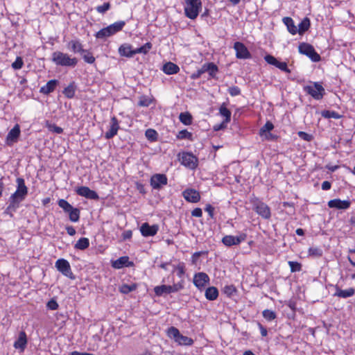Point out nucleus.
<instances>
[{
    "instance_id": "nucleus-14",
    "label": "nucleus",
    "mask_w": 355,
    "mask_h": 355,
    "mask_svg": "<svg viewBox=\"0 0 355 355\" xmlns=\"http://www.w3.org/2000/svg\"><path fill=\"white\" fill-rule=\"evenodd\" d=\"M20 128L18 124H16L8 133L6 144L11 146L18 141V138L20 135Z\"/></svg>"
},
{
    "instance_id": "nucleus-49",
    "label": "nucleus",
    "mask_w": 355,
    "mask_h": 355,
    "mask_svg": "<svg viewBox=\"0 0 355 355\" xmlns=\"http://www.w3.org/2000/svg\"><path fill=\"white\" fill-rule=\"evenodd\" d=\"M110 8V3L109 2L104 3L101 6H98L96 7V10L98 12L103 14L107 12Z\"/></svg>"
},
{
    "instance_id": "nucleus-8",
    "label": "nucleus",
    "mask_w": 355,
    "mask_h": 355,
    "mask_svg": "<svg viewBox=\"0 0 355 355\" xmlns=\"http://www.w3.org/2000/svg\"><path fill=\"white\" fill-rule=\"evenodd\" d=\"M55 268L60 272L63 275L67 277L74 279L75 276L71 271L70 264L68 261L64 259H58L55 262Z\"/></svg>"
},
{
    "instance_id": "nucleus-4",
    "label": "nucleus",
    "mask_w": 355,
    "mask_h": 355,
    "mask_svg": "<svg viewBox=\"0 0 355 355\" xmlns=\"http://www.w3.org/2000/svg\"><path fill=\"white\" fill-rule=\"evenodd\" d=\"M202 3L200 0H186L184 12L186 16L191 19H196L201 8Z\"/></svg>"
},
{
    "instance_id": "nucleus-40",
    "label": "nucleus",
    "mask_w": 355,
    "mask_h": 355,
    "mask_svg": "<svg viewBox=\"0 0 355 355\" xmlns=\"http://www.w3.org/2000/svg\"><path fill=\"white\" fill-rule=\"evenodd\" d=\"M146 137L150 141H155L157 139V132L151 128L147 129L145 132Z\"/></svg>"
},
{
    "instance_id": "nucleus-35",
    "label": "nucleus",
    "mask_w": 355,
    "mask_h": 355,
    "mask_svg": "<svg viewBox=\"0 0 355 355\" xmlns=\"http://www.w3.org/2000/svg\"><path fill=\"white\" fill-rule=\"evenodd\" d=\"M179 119L180 121L186 125H189L192 123V116L189 112L180 113Z\"/></svg>"
},
{
    "instance_id": "nucleus-51",
    "label": "nucleus",
    "mask_w": 355,
    "mask_h": 355,
    "mask_svg": "<svg viewBox=\"0 0 355 355\" xmlns=\"http://www.w3.org/2000/svg\"><path fill=\"white\" fill-rule=\"evenodd\" d=\"M273 128H274L273 124L270 121H267L265 123V125L261 128V130H260L261 134L262 135L263 132H269V131L272 130Z\"/></svg>"
},
{
    "instance_id": "nucleus-31",
    "label": "nucleus",
    "mask_w": 355,
    "mask_h": 355,
    "mask_svg": "<svg viewBox=\"0 0 355 355\" xmlns=\"http://www.w3.org/2000/svg\"><path fill=\"white\" fill-rule=\"evenodd\" d=\"M218 296V291L216 287L211 286L206 289L205 297L208 300H215Z\"/></svg>"
},
{
    "instance_id": "nucleus-18",
    "label": "nucleus",
    "mask_w": 355,
    "mask_h": 355,
    "mask_svg": "<svg viewBox=\"0 0 355 355\" xmlns=\"http://www.w3.org/2000/svg\"><path fill=\"white\" fill-rule=\"evenodd\" d=\"M27 336L24 331L19 332L17 338L14 343L13 347L19 350L20 352H23L27 345Z\"/></svg>"
},
{
    "instance_id": "nucleus-2",
    "label": "nucleus",
    "mask_w": 355,
    "mask_h": 355,
    "mask_svg": "<svg viewBox=\"0 0 355 355\" xmlns=\"http://www.w3.org/2000/svg\"><path fill=\"white\" fill-rule=\"evenodd\" d=\"M17 189L12 193L9 200L20 205V203L26 198L28 194V188L25 184L24 180L21 178H18L16 180Z\"/></svg>"
},
{
    "instance_id": "nucleus-41",
    "label": "nucleus",
    "mask_w": 355,
    "mask_h": 355,
    "mask_svg": "<svg viewBox=\"0 0 355 355\" xmlns=\"http://www.w3.org/2000/svg\"><path fill=\"white\" fill-rule=\"evenodd\" d=\"M263 317L268 321H272L275 320L277 315L275 311L269 309H266L262 312Z\"/></svg>"
},
{
    "instance_id": "nucleus-63",
    "label": "nucleus",
    "mask_w": 355,
    "mask_h": 355,
    "mask_svg": "<svg viewBox=\"0 0 355 355\" xmlns=\"http://www.w3.org/2000/svg\"><path fill=\"white\" fill-rule=\"evenodd\" d=\"M132 231L131 230H127V231H125L123 233V239H129L132 237Z\"/></svg>"
},
{
    "instance_id": "nucleus-53",
    "label": "nucleus",
    "mask_w": 355,
    "mask_h": 355,
    "mask_svg": "<svg viewBox=\"0 0 355 355\" xmlns=\"http://www.w3.org/2000/svg\"><path fill=\"white\" fill-rule=\"evenodd\" d=\"M309 252L311 255L315 257H321L322 254V251L320 248H309Z\"/></svg>"
},
{
    "instance_id": "nucleus-46",
    "label": "nucleus",
    "mask_w": 355,
    "mask_h": 355,
    "mask_svg": "<svg viewBox=\"0 0 355 355\" xmlns=\"http://www.w3.org/2000/svg\"><path fill=\"white\" fill-rule=\"evenodd\" d=\"M83 55V58L85 62L92 64L95 61V58L92 55L91 53L86 50V52L81 53Z\"/></svg>"
},
{
    "instance_id": "nucleus-44",
    "label": "nucleus",
    "mask_w": 355,
    "mask_h": 355,
    "mask_svg": "<svg viewBox=\"0 0 355 355\" xmlns=\"http://www.w3.org/2000/svg\"><path fill=\"white\" fill-rule=\"evenodd\" d=\"M175 270H177V275L181 278L185 273V268H184V263H179L176 267L175 266H173V270L172 272H174Z\"/></svg>"
},
{
    "instance_id": "nucleus-13",
    "label": "nucleus",
    "mask_w": 355,
    "mask_h": 355,
    "mask_svg": "<svg viewBox=\"0 0 355 355\" xmlns=\"http://www.w3.org/2000/svg\"><path fill=\"white\" fill-rule=\"evenodd\" d=\"M234 49L236 51V56L239 59H248L251 58V54L247 47L241 42H236L234 44Z\"/></svg>"
},
{
    "instance_id": "nucleus-56",
    "label": "nucleus",
    "mask_w": 355,
    "mask_h": 355,
    "mask_svg": "<svg viewBox=\"0 0 355 355\" xmlns=\"http://www.w3.org/2000/svg\"><path fill=\"white\" fill-rule=\"evenodd\" d=\"M265 60L270 64L275 66L278 62V60L271 55H267L265 56Z\"/></svg>"
},
{
    "instance_id": "nucleus-20",
    "label": "nucleus",
    "mask_w": 355,
    "mask_h": 355,
    "mask_svg": "<svg viewBox=\"0 0 355 355\" xmlns=\"http://www.w3.org/2000/svg\"><path fill=\"white\" fill-rule=\"evenodd\" d=\"M183 196L187 201L190 202H198L200 199L199 192L192 189H186L183 192Z\"/></svg>"
},
{
    "instance_id": "nucleus-62",
    "label": "nucleus",
    "mask_w": 355,
    "mask_h": 355,
    "mask_svg": "<svg viewBox=\"0 0 355 355\" xmlns=\"http://www.w3.org/2000/svg\"><path fill=\"white\" fill-rule=\"evenodd\" d=\"M331 183L329 182V181H324L322 183V190H329L331 188Z\"/></svg>"
},
{
    "instance_id": "nucleus-47",
    "label": "nucleus",
    "mask_w": 355,
    "mask_h": 355,
    "mask_svg": "<svg viewBox=\"0 0 355 355\" xmlns=\"http://www.w3.org/2000/svg\"><path fill=\"white\" fill-rule=\"evenodd\" d=\"M288 265L291 268V272H293L300 271L302 269L301 264L297 261H288Z\"/></svg>"
},
{
    "instance_id": "nucleus-15",
    "label": "nucleus",
    "mask_w": 355,
    "mask_h": 355,
    "mask_svg": "<svg viewBox=\"0 0 355 355\" xmlns=\"http://www.w3.org/2000/svg\"><path fill=\"white\" fill-rule=\"evenodd\" d=\"M209 277L205 272H198L194 275L193 284L199 289L205 288L209 284Z\"/></svg>"
},
{
    "instance_id": "nucleus-7",
    "label": "nucleus",
    "mask_w": 355,
    "mask_h": 355,
    "mask_svg": "<svg viewBox=\"0 0 355 355\" xmlns=\"http://www.w3.org/2000/svg\"><path fill=\"white\" fill-rule=\"evenodd\" d=\"M298 50L301 54L306 55L313 62H318L320 60V55L315 51L313 46L308 43L302 42L300 44Z\"/></svg>"
},
{
    "instance_id": "nucleus-37",
    "label": "nucleus",
    "mask_w": 355,
    "mask_h": 355,
    "mask_svg": "<svg viewBox=\"0 0 355 355\" xmlns=\"http://www.w3.org/2000/svg\"><path fill=\"white\" fill-rule=\"evenodd\" d=\"M69 215V219L72 222H77L80 218V210L77 208L72 207L69 211L67 212Z\"/></svg>"
},
{
    "instance_id": "nucleus-6",
    "label": "nucleus",
    "mask_w": 355,
    "mask_h": 355,
    "mask_svg": "<svg viewBox=\"0 0 355 355\" xmlns=\"http://www.w3.org/2000/svg\"><path fill=\"white\" fill-rule=\"evenodd\" d=\"M304 90L315 100L322 99L325 94L324 87L318 82H314L309 85L304 86Z\"/></svg>"
},
{
    "instance_id": "nucleus-48",
    "label": "nucleus",
    "mask_w": 355,
    "mask_h": 355,
    "mask_svg": "<svg viewBox=\"0 0 355 355\" xmlns=\"http://www.w3.org/2000/svg\"><path fill=\"white\" fill-rule=\"evenodd\" d=\"M135 288H136V286L134 284H132V285L123 284L121 287L120 291L121 293L127 294V293L135 290Z\"/></svg>"
},
{
    "instance_id": "nucleus-45",
    "label": "nucleus",
    "mask_w": 355,
    "mask_h": 355,
    "mask_svg": "<svg viewBox=\"0 0 355 355\" xmlns=\"http://www.w3.org/2000/svg\"><path fill=\"white\" fill-rule=\"evenodd\" d=\"M207 72L209 76L211 77H214L216 72L218 71V67L213 62L207 63Z\"/></svg>"
},
{
    "instance_id": "nucleus-28",
    "label": "nucleus",
    "mask_w": 355,
    "mask_h": 355,
    "mask_svg": "<svg viewBox=\"0 0 355 355\" xmlns=\"http://www.w3.org/2000/svg\"><path fill=\"white\" fill-rule=\"evenodd\" d=\"M68 47L74 53H83L86 50L83 49L82 44L78 40H71L68 44Z\"/></svg>"
},
{
    "instance_id": "nucleus-25",
    "label": "nucleus",
    "mask_w": 355,
    "mask_h": 355,
    "mask_svg": "<svg viewBox=\"0 0 355 355\" xmlns=\"http://www.w3.org/2000/svg\"><path fill=\"white\" fill-rule=\"evenodd\" d=\"M162 71L166 74L172 75L178 73L180 68L177 64L171 62H168L163 65Z\"/></svg>"
},
{
    "instance_id": "nucleus-58",
    "label": "nucleus",
    "mask_w": 355,
    "mask_h": 355,
    "mask_svg": "<svg viewBox=\"0 0 355 355\" xmlns=\"http://www.w3.org/2000/svg\"><path fill=\"white\" fill-rule=\"evenodd\" d=\"M298 135L301 139H302L305 141H311L313 137L312 135H311L306 132H302V131L298 132Z\"/></svg>"
},
{
    "instance_id": "nucleus-57",
    "label": "nucleus",
    "mask_w": 355,
    "mask_h": 355,
    "mask_svg": "<svg viewBox=\"0 0 355 355\" xmlns=\"http://www.w3.org/2000/svg\"><path fill=\"white\" fill-rule=\"evenodd\" d=\"M171 287L172 288V292L176 293L183 288V282H180L177 284H174L173 285L171 286Z\"/></svg>"
},
{
    "instance_id": "nucleus-34",
    "label": "nucleus",
    "mask_w": 355,
    "mask_h": 355,
    "mask_svg": "<svg viewBox=\"0 0 355 355\" xmlns=\"http://www.w3.org/2000/svg\"><path fill=\"white\" fill-rule=\"evenodd\" d=\"M9 205L6 207L4 213L6 214L9 215L10 217L13 216V213L17 211V209L19 207V205L9 200Z\"/></svg>"
},
{
    "instance_id": "nucleus-10",
    "label": "nucleus",
    "mask_w": 355,
    "mask_h": 355,
    "mask_svg": "<svg viewBox=\"0 0 355 355\" xmlns=\"http://www.w3.org/2000/svg\"><path fill=\"white\" fill-rule=\"evenodd\" d=\"M246 237L247 235L245 233H241L238 236L227 235L223 238L222 242L225 245L230 247L239 245L241 242L245 241Z\"/></svg>"
},
{
    "instance_id": "nucleus-21",
    "label": "nucleus",
    "mask_w": 355,
    "mask_h": 355,
    "mask_svg": "<svg viewBox=\"0 0 355 355\" xmlns=\"http://www.w3.org/2000/svg\"><path fill=\"white\" fill-rule=\"evenodd\" d=\"M328 206L330 208H336L338 209H347L350 206V202L349 200L334 199L328 202Z\"/></svg>"
},
{
    "instance_id": "nucleus-60",
    "label": "nucleus",
    "mask_w": 355,
    "mask_h": 355,
    "mask_svg": "<svg viewBox=\"0 0 355 355\" xmlns=\"http://www.w3.org/2000/svg\"><path fill=\"white\" fill-rule=\"evenodd\" d=\"M202 215V211L200 208H195L191 211V216L194 217H201Z\"/></svg>"
},
{
    "instance_id": "nucleus-54",
    "label": "nucleus",
    "mask_w": 355,
    "mask_h": 355,
    "mask_svg": "<svg viewBox=\"0 0 355 355\" xmlns=\"http://www.w3.org/2000/svg\"><path fill=\"white\" fill-rule=\"evenodd\" d=\"M46 306L49 309L54 311L58 309L59 305L55 300L51 299L48 302Z\"/></svg>"
},
{
    "instance_id": "nucleus-30",
    "label": "nucleus",
    "mask_w": 355,
    "mask_h": 355,
    "mask_svg": "<svg viewBox=\"0 0 355 355\" xmlns=\"http://www.w3.org/2000/svg\"><path fill=\"white\" fill-rule=\"evenodd\" d=\"M310 25V19L308 17H304L298 25L297 33L302 35L309 30Z\"/></svg>"
},
{
    "instance_id": "nucleus-43",
    "label": "nucleus",
    "mask_w": 355,
    "mask_h": 355,
    "mask_svg": "<svg viewBox=\"0 0 355 355\" xmlns=\"http://www.w3.org/2000/svg\"><path fill=\"white\" fill-rule=\"evenodd\" d=\"M58 204L65 212H68L72 209V206L65 200L60 199L58 200Z\"/></svg>"
},
{
    "instance_id": "nucleus-17",
    "label": "nucleus",
    "mask_w": 355,
    "mask_h": 355,
    "mask_svg": "<svg viewBox=\"0 0 355 355\" xmlns=\"http://www.w3.org/2000/svg\"><path fill=\"white\" fill-rule=\"evenodd\" d=\"M76 193L80 196L85 197L87 199L90 200H98V195L95 191H93L87 187H78L76 190Z\"/></svg>"
},
{
    "instance_id": "nucleus-29",
    "label": "nucleus",
    "mask_w": 355,
    "mask_h": 355,
    "mask_svg": "<svg viewBox=\"0 0 355 355\" xmlns=\"http://www.w3.org/2000/svg\"><path fill=\"white\" fill-rule=\"evenodd\" d=\"M154 292L157 296H162L165 294H170L172 292V288L170 285H161L154 288Z\"/></svg>"
},
{
    "instance_id": "nucleus-23",
    "label": "nucleus",
    "mask_w": 355,
    "mask_h": 355,
    "mask_svg": "<svg viewBox=\"0 0 355 355\" xmlns=\"http://www.w3.org/2000/svg\"><path fill=\"white\" fill-rule=\"evenodd\" d=\"M119 53L121 56L127 58H132L136 54L135 49H132V46L127 44L120 46L119 48Z\"/></svg>"
},
{
    "instance_id": "nucleus-36",
    "label": "nucleus",
    "mask_w": 355,
    "mask_h": 355,
    "mask_svg": "<svg viewBox=\"0 0 355 355\" xmlns=\"http://www.w3.org/2000/svg\"><path fill=\"white\" fill-rule=\"evenodd\" d=\"M219 113L225 117V122L229 123L231 119V112L224 105H221L219 108Z\"/></svg>"
},
{
    "instance_id": "nucleus-24",
    "label": "nucleus",
    "mask_w": 355,
    "mask_h": 355,
    "mask_svg": "<svg viewBox=\"0 0 355 355\" xmlns=\"http://www.w3.org/2000/svg\"><path fill=\"white\" fill-rule=\"evenodd\" d=\"M355 293V289L353 288H349L346 290H342L339 287H336V293H334V296H337L341 298H347L354 295Z\"/></svg>"
},
{
    "instance_id": "nucleus-59",
    "label": "nucleus",
    "mask_w": 355,
    "mask_h": 355,
    "mask_svg": "<svg viewBox=\"0 0 355 355\" xmlns=\"http://www.w3.org/2000/svg\"><path fill=\"white\" fill-rule=\"evenodd\" d=\"M205 210V211H207L208 213L210 218H214V207H212L211 205L208 204L206 205Z\"/></svg>"
},
{
    "instance_id": "nucleus-64",
    "label": "nucleus",
    "mask_w": 355,
    "mask_h": 355,
    "mask_svg": "<svg viewBox=\"0 0 355 355\" xmlns=\"http://www.w3.org/2000/svg\"><path fill=\"white\" fill-rule=\"evenodd\" d=\"M66 230L68 234H69L70 236H73L76 234V230L72 226H67L66 227Z\"/></svg>"
},
{
    "instance_id": "nucleus-9",
    "label": "nucleus",
    "mask_w": 355,
    "mask_h": 355,
    "mask_svg": "<svg viewBox=\"0 0 355 355\" xmlns=\"http://www.w3.org/2000/svg\"><path fill=\"white\" fill-rule=\"evenodd\" d=\"M180 161L182 165L190 169H195L198 166V158L191 153H183L179 155Z\"/></svg>"
},
{
    "instance_id": "nucleus-1",
    "label": "nucleus",
    "mask_w": 355,
    "mask_h": 355,
    "mask_svg": "<svg viewBox=\"0 0 355 355\" xmlns=\"http://www.w3.org/2000/svg\"><path fill=\"white\" fill-rule=\"evenodd\" d=\"M125 24L124 21H118L110 26L101 29L95 34L97 39H105L109 37L123 29Z\"/></svg>"
},
{
    "instance_id": "nucleus-27",
    "label": "nucleus",
    "mask_w": 355,
    "mask_h": 355,
    "mask_svg": "<svg viewBox=\"0 0 355 355\" xmlns=\"http://www.w3.org/2000/svg\"><path fill=\"white\" fill-rule=\"evenodd\" d=\"M132 264V263L129 262L128 257L124 256V257H121L119 258L118 259H116V261H114L112 263V266L114 268L120 269V268H123L124 266H129Z\"/></svg>"
},
{
    "instance_id": "nucleus-3",
    "label": "nucleus",
    "mask_w": 355,
    "mask_h": 355,
    "mask_svg": "<svg viewBox=\"0 0 355 355\" xmlns=\"http://www.w3.org/2000/svg\"><path fill=\"white\" fill-rule=\"evenodd\" d=\"M52 61L56 64L62 67H75L78 63L76 58H71L68 54L61 51H55L52 54Z\"/></svg>"
},
{
    "instance_id": "nucleus-11",
    "label": "nucleus",
    "mask_w": 355,
    "mask_h": 355,
    "mask_svg": "<svg viewBox=\"0 0 355 355\" xmlns=\"http://www.w3.org/2000/svg\"><path fill=\"white\" fill-rule=\"evenodd\" d=\"M254 211L264 219H269L271 216L270 207L263 202L258 201L254 203Z\"/></svg>"
},
{
    "instance_id": "nucleus-16",
    "label": "nucleus",
    "mask_w": 355,
    "mask_h": 355,
    "mask_svg": "<svg viewBox=\"0 0 355 355\" xmlns=\"http://www.w3.org/2000/svg\"><path fill=\"white\" fill-rule=\"evenodd\" d=\"M159 230L157 225H150L148 223H144L140 227V232L143 236H155Z\"/></svg>"
},
{
    "instance_id": "nucleus-42",
    "label": "nucleus",
    "mask_w": 355,
    "mask_h": 355,
    "mask_svg": "<svg viewBox=\"0 0 355 355\" xmlns=\"http://www.w3.org/2000/svg\"><path fill=\"white\" fill-rule=\"evenodd\" d=\"M152 48V44L150 42L146 43L144 45L141 47L135 49V53H144L146 54Z\"/></svg>"
},
{
    "instance_id": "nucleus-5",
    "label": "nucleus",
    "mask_w": 355,
    "mask_h": 355,
    "mask_svg": "<svg viewBox=\"0 0 355 355\" xmlns=\"http://www.w3.org/2000/svg\"><path fill=\"white\" fill-rule=\"evenodd\" d=\"M167 335L180 345H191L193 343V340L191 338L182 335L180 331L174 327L168 329Z\"/></svg>"
},
{
    "instance_id": "nucleus-52",
    "label": "nucleus",
    "mask_w": 355,
    "mask_h": 355,
    "mask_svg": "<svg viewBox=\"0 0 355 355\" xmlns=\"http://www.w3.org/2000/svg\"><path fill=\"white\" fill-rule=\"evenodd\" d=\"M228 92L232 96H236L241 94V89L237 86H232L229 87Z\"/></svg>"
},
{
    "instance_id": "nucleus-38",
    "label": "nucleus",
    "mask_w": 355,
    "mask_h": 355,
    "mask_svg": "<svg viewBox=\"0 0 355 355\" xmlns=\"http://www.w3.org/2000/svg\"><path fill=\"white\" fill-rule=\"evenodd\" d=\"M321 115L322 117L325 118V119H331V118H333V119H340V115L335 112V111H330V110H324L321 113Z\"/></svg>"
},
{
    "instance_id": "nucleus-22",
    "label": "nucleus",
    "mask_w": 355,
    "mask_h": 355,
    "mask_svg": "<svg viewBox=\"0 0 355 355\" xmlns=\"http://www.w3.org/2000/svg\"><path fill=\"white\" fill-rule=\"evenodd\" d=\"M58 84H59L58 80H55V79L50 80L49 81H48L46 83V84L45 85L42 86L40 89V92L44 95H48V94H51V92H53L55 89V88L58 85Z\"/></svg>"
},
{
    "instance_id": "nucleus-33",
    "label": "nucleus",
    "mask_w": 355,
    "mask_h": 355,
    "mask_svg": "<svg viewBox=\"0 0 355 355\" xmlns=\"http://www.w3.org/2000/svg\"><path fill=\"white\" fill-rule=\"evenodd\" d=\"M75 92H76V86L74 85L73 83L69 84L63 90L64 95L68 98H72L75 95Z\"/></svg>"
},
{
    "instance_id": "nucleus-19",
    "label": "nucleus",
    "mask_w": 355,
    "mask_h": 355,
    "mask_svg": "<svg viewBox=\"0 0 355 355\" xmlns=\"http://www.w3.org/2000/svg\"><path fill=\"white\" fill-rule=\"evenodd\" d=\"M119 129V125L117 119L116 118V116L112 117L110 121V129L105 134V139H110L114 137L117 134Z\"/></svg>"
},
{
    "instance_id": "nucleus-50",
    "label": "nucleus",
    "mask_w": 355,
    "mask_h": 355,
    "mask_svg": "<svg viewBox=\"0 0 355 355\" xmlns=\"http://www.w3.org/2000/svg\"><path fill=\"white\" fill-rule=\"evenodd\" d=\"M275 67H277L278 69H279L280 70L285 71L288 73H291V70L288 68L287 64L285 62L278 61V62L277 63Z\"/></svg>"
},
{
    "instance_id": "nucleus-39",
    "label": "nucleus",
    "mask_w": 355,
    "mask_h": 355,
    "mask_svg": "<svg viewBox=\"0 0 355 355\" xmlns=\"http://www.w3.org/2000/svg\"><path fill=\"white\" fill-rule=\"evenodd\" d=\"M177 137L179 139H188L189 141H193L192 133L187 131V130H182L180 131L177 135Z\"/></svg>"
},
{
    "instance_id": "nucleus-32",
    "label": "nucleus",
    "mask_w": 355,
    "mask_h": 355,
    "mask_svg": "<svg viewBox=\"0 0 355 355\" xmlns=\"http://www.w3.org/2000/svg\"><path fill=\"white\" fill-rule=\"evenodd\" d=\"M89 245V241L87 238H80L75 244L74 248L78 250H84Z\"/></svg>"
},
{
    "instance_id": "nucleus-12",
    "label": "nucleus",
    "mask_w": 355,
    "mask_h": 355,
    "mask_svg": "<svg viewBox=\"0 0 355 355\" xmlns=\"http://www.w3.org/2000/svg\"><path fill=\"white\" fill-rule=\"evenodd\" d=\"M168 179L164 174H155L150 178V185L155 189H160L163 186L166 185Z\"/></svg>"
},
{
    "instance_id": "nucleus-55",
    "label": "nucleus",
    "mask_w": 355,
    "mask_h": 355,
    "mask_svg": "<svg viewBox=\"0 0 355 355\" xmlns=\"http://www.w3.org/2000/svg\"><path fill=\"white\" fill-rule=\"evenodd\" d=\"M23 60L20 57H17L15 61L12 64V67L15 69H20L23 66Z\"/></svg>"
},
{
    "instance_id": "nucleus-61",
    "label": "nucleus",
    "mask_w": 355,
    "mask_h": 355,
    "mask_svg": "<svg viewBox=\"0 0 355 355\" xmlns=\"http://www.w3.org/2000/svg\"><path fill=\"white\" fill-rule=\"evenodd\" d=\"M259 325V328L260 329V332H261V334L262 336L265 337L267 336L268 334V331H267V329L266 328H265L262 324H261L260 323L258 324Z\"/></svg>"
},
{
    "instance_id": "nucleus-26",
    "label": "nucleus",
    "mask_w": 355,
    "mask_h": 355,
    "mask_svg": "<svg viewBox=\"0 0 355 355\" xmlns=\"http://www.w3.org/2000/svg\"><path fill=\"white\" fill-rule=\"evenodd\" d=\"M282 21L286 26L287 30L291 34L294 35L297 33V27L295 25L294 21L291 17H285L283 18Z\"/></svg>"
}]
</instances>
